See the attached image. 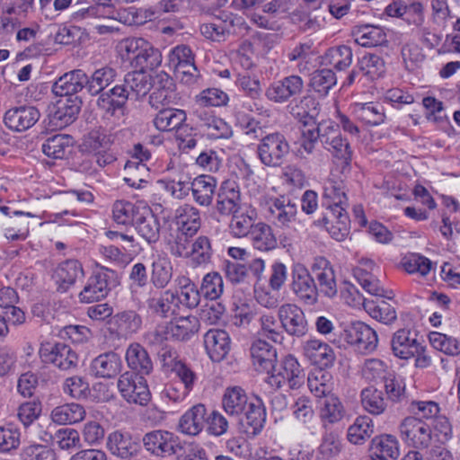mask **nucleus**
I'll return each instance as SVG.
<instances>
[{"label": "nucleus", "mask_w": 460, "mask_h": 460, "mask_svg": "<svg viewBox=\"0 0 460 460\" xmlns=\"http://www.w3.org/2000/svg\"><path fill=\"white\" fill-rule=\"evenodd\" d=\"M119 49L122 58L136 69L154 70L162 64L161 51L143 38L124 39Z\"/></svg>", "instance_id": "obj_1"}, {"label": "nucleus", "mask_w": 460, "mask_h": 460, "mask_svg": "<svg viewBox=\"0 0 460 460\" xmlns=\"http://www.w3.org/2000/svg\"><path fill=\"white\" fill-rule=\"evenodd\" d=\"M268 375L266 382L274 389H280L284 385L293 390L298 389L305 379L304 370L292 355H287L279 362H276Z\"/></svg>", "instance_id": "obj_2"}, {"label": "nucleus", "mask_w": 460, "mask_h": 460, "mask_svg": "<svg viewBox=\"0 0 460 460\" xmlns=\"http://www.w3.org/2000/svg\"><path fill=\"white\" fill-rule=\"evenodd\" d=\"M298 117L301 123L298 153L305 156L313 154L316 143V100L314 96L301 100Z\"/></svg>", "instance_id": "obj_3"}, {"label": "nucleus", "mask_w": 460, "mask_h": 460, "mask_svg": "<svg viewBox=\"0 0 460 460\" xmlns=\"http://www.w3.org/2000/svg\"><path fill=\"white\" fill-rule=\"evenodd\" d=\"M111 135L103 129L95 128L84 136L80 150L84 154L93 155L99 168H103L116 160L115 155L111 152Z\"/></svg>", "instance_id": "obj_4"}, {"label": "nucleus", "mask_w": 460, "mask_h": 460, "mask_svg": "<svg viewBox=\"0 0 460 460\" xmlns=\"http://www.w3.org/2000/svg\"><path fill=\"white\" fill-rule=\"evenodd\" d=\"M257 153L262 164L269 167H279L289 154V144L286 137L279 133H271L263 137L258 145Z\"/></svg>", "instance_id": "obj_5"}, {"label": "nucleus", "mask_w": 460, "mask_h": 460, "mask_svg": "<svg viewBox=\"0 0 460 460\" xmlns=\"http://www.w3.org/2000/svg\"><path fill=\"white\" fill-rule=\"evenodd\" d=\"M399 431L402 440L414 448H428L433 442L431 427L420 418H404L399 426Z\"/></svg>", "instance_id": "obj_6"}, {"label": "nucleus", "mask_w": 460, "mask_h": 460, "mask_svg": "<svg viewBox=\"0 0 460 460\" xmlns=\"http://www.w3.org/2000/svg\"><path fill=\"white\" fill-rule=\"evenodd\" d=\"M117 387L120 395L128 403L145 406L151 400V393L143 376L125 372L119 376Z\"/></svg>", "instance_id": "obj_7"}, {"label": "nucleus", "mask_w": 460, "mask_h": 460, "mask_svg": "<svg viewBox=\"0 0 460 460\" xmlns=\"http://www.w3.org/2000/svg\"><path fill=\"white\" fill-rule=\"evenodd\" d=\"M115 276L114 270L105 267L94 270L78 295L80 301L93 303L106 297Z\"/></svg>", "instance_id": "obj_8"}, {"label": "nucleus", "mask_w": 460, "mask_h": 460, "mask_svg": "<svg viewBox=\"0 0 460 460\" xmlns=\"http://www.w3.org/2000/svg\"><path fill=\"white\" fill-rule=\"evenodd\" d=\"M344 341L353 349L362 354L376 350L378 338L376 331L362 322H354L343 330Z\"/></svg>", "instance_id": "obj_9"}, {"label": "nucleus", "mask_w": 460, "mask_h": 460, "mask_svg": "<svg viewBox=\"0 0 460 460\" xmlns=\"http://www.w3.org/2000/svg\"><path fill=\"white\" fill-rule=\"evenodd\" d=\"M239 429L247 438L259 436L264 429L267 411L262 400L259 396H252L250 404L242 411Z\"/></svg>", "instance_id": "obj_10"}, {"label": "nucleus", "mask_w": 460, "mask_h": 460, "mask_svg": "<svg viewBox=\"0 0 460 460\" xmlns=\"http://www.w3.org/2000/svg\"><path fill=\"white\" fill-rule=\"evenodd\" d=\"M39 353L44 363L52 364L60 370H69L77 365L76 352L63 342L41 344Z\"/></svg>", "instance_id": "obj_11"}, {"label": "nucleus", "mask_w": 460, "mask_h": 460, "mask_svg": "<svg viewBox=\"0 0 460 460\" xmlns=\"http://www.w3.org/2000/svg\"><path fill=\"white\" fill-rule=\"evenodd\" d=\"M132 158L137 161H128L125 171L130 175L124 178L126 183L135 189H143L148 181L143 177L147 174L149 169L145 164L151 159L150 150L142 144L134 145L131 150Z\"/></svg>", "instance_id": "obj_12"}, {"label": "nucleus", "mask_w": 460, "mask_h": 460, "mask_svg": "<svg viewBox=\"0 0 460 460\" xmlns=\"http://www.w3.org/2000/svg\"><path fill=\"white\" fill-rule=\"evenodd\" d=\"M142 441L147 452L162 458L173 456L179 447L177 436L164 429L147 432L144 435Z\"/></svg>", "instance_id": "obj_13"}, {"label": "nucleus", "mask_w": 460, "mask_h": 460, "mask_svg": "<svg viewBox=\"0 0 460 460\" xmlns=\"http://www.w3.org/2000/svg\"><path fill=\"white\" fill-rule=\"evenodd\" d=\"M106 447L112 456L122 460L136 458L141 451L137 439L130 432L121 429L114 430L108 435Z\"/></svg>", "instance_id": "obj_14"}, {"label": "nucleus", "mask_w": 460, "mask_h": 460, "mask_svg": "<svg viewBox=\"0 0 460 460\" xmlns=\"http://www.w3.org/2000/svg\"><path fill=\"white\" fill-rule=\"evenodd\" d=\"M344 406L340 398L327 389L320 390L318 387V416L324 428L339 422L344 416Z\"/></svg>", "instance_id": "obj_15"}, {"label": "nucleus", "mask_w": 460, "mask_h": 460, "mask_svg": "<svg viewBox=\"0 0 460 460\" xmlns=\"http://www.w3.org/2000/svg\"><path fill=\"white\" fill-rule=\"evenodd\" d=\"M129 97L128 88L123 84H118L99 95L97 107L104 115L119 119L125 115L126 104Z\"/></svg>", "instance_id": "obj_16"}, {"label": "nucleus", "mask_w": 460, "mask_h": 460, "mask_svg": "<svg viewBox=\"0 0 460 460\" xmlns=\"http://www.w3.org/2000/svg\"><path fill=\"white\" fill-rule=\"evenodd\" d=\"M198 125L210 139L230 138L233 136L232 127L223 119L216 116L206 107L198 106L194 111Z\"/></svg>", "instance_id": "obj_17"}, {"label": "nucleus", "mask_w": 460, "mask_h": 460, "mask_svg": "<svg viewBox=\"0 0 460 460\" xmlns=\"http://www.w3.org/2000/svg\"><path fill=\"white\" fill-rule=\"evenodd\" d=\"M320 224L338 242L344 241L349 234V218L346 208H324Z\"/></svg>", "instance_id": "obj_18"}, {"label": "nucleus", "mask_w": 460, "mask_h": 460, "mask_svg": "<svg viewBox=\"0 0 460 460\" xmlns=\"http://www.w3.org/2000/svg\"><path fill=\"white\" fill-rule=\"evenodd\" d=\"M296 205L290 199L279 197L268 202L267 217L278 228H288L296 220Z\"/></svg>", "instance_id": "obj_19"}, {"label": "nucleus", "mask_w": 460, "mask_h": 460, "mask_svg": "<svg viewBox=\"0 0 460 460\" xmlns=\"http://www.w3.org/2000/svg\"><path fill=\"white\" fill-rule=\"evenodd\" d=\"M40 118V112L36 107L20 105L5 111L4 122L12 131L23 132L33 127Z\"/></svg>", "instance_id": "obj_20"}, {"label": "nucleus", "mask_w": 460, "mask_h": 460, "mask_svg": "<svg viewBox=\"0 0 460 460\" xmlns=\"http://www.w3.org/2000/svg\"><path fill=\"white\" fill-rule=\"evenodd\" d=\"M178 94L173 80L166 74L157 75L154 84V91L149 95V104L159 110L178 103Z\"/></svg>", "instance_id": "obj_21"}, {"label": "nucleus", "mask_w": 460, "mask_h": 460, "mask_svg": "<svg viewBox=\"0 0 460 460\" xmlns=\"http://www.w3.org/2000/svg\"><path fill=\"white\" fill-rule=\"evenodd\" d=\"M240 206V190L234 181H223L217 192L214 210L220 216L228 217L234 214Z\"/></svg>", "instance_id": "obj_22"}, {"label": "nucleus", "mask_w": 460, "mask_h": 460, "mask_svg": "<svg viewBox=\"0 0 460 460\" xmlns=\"http://www.w3.org/2000/svg\"><path fill=\"white\" fill-rule=\"evenodd\" d=\"M292 289L305 305H314L316 302V286L308 270L300 263L294 266L292 270Z\"/></svg>", "instance_id": "obj_23"}, {"label": "nucleus", "mask_w": 460, "mask_h": 460, "mask_svg": "<svg viewBox=\"0 0 460 460\" xmlns=\"http://www.w3.org/2000/svg\"><path fill=\"white\" fill-rule=\"evenodd\" d=\"M205 349L214 362L222 361L231 349V339L228 332L222 329H210L203 337Z\"/></svg>", "instance_id": "obj_24"}, {"label": "nucleus", "mask_w": 460, "mask_h": 460, "mask_svg": "<svg viewBox=\"0 0 460 460\" xmlns=\"http://www.w3.org/2000/svg\"><path fill=\"white\" fill-rule=\"evenodd\" d=\"M122 369L120 356L114 351H107L95 357L90 364V373L96 378L111 379Z\"/></svg>", "instance_id": "obj_25"}, {"label": "nucleus", "mask_w": 460, "mask_h": 460, "mask_svg": "<svg viewBox=\"0 0 460 460\" xmlns=\"http://www.w3.org/2000/svg\"><path fill=\"white\" fill-rule=\"evenodd\" d=\"M133 226L137 234L148 244L155 243L160 238L161 225L159 218L148 208L137 213Z\"/></svg>", "instance_id": "obj_26"}, {"label": "nucleus", "mask_w": 460, "mask_h": 460, "mask_svg": "<svg viewBox=\"0 0 460 460\" xmlns=\"http://www.w3.org/2000/svg\"><path fill=\"white\" fill-rule=\"evenodd\" d=\"M86 73L82 69H75L60 76L53 84L52 91L63 98L76 97L75 94L86 89Z\"/></svg>", "instance_id": "obj_27"}, {"label": "nucleus", "mask_w": 460, "mask_h": 460, "mask_svg": "<svg viewBox=\"0 0 460 460\" xmlns=\"http://www.w3.org/2000/svg\"><path fill=\"white\" fill-rule=\"evenodd\" d=\"M279 318L289 334L303 336L307 332V323L303 311L294 304H284L279 309Z\"/></svg>", "instance_id": "obj_28"}, {"label": "nucleus", "mask_w": 460, "mask_h": 460, "mask_svg": "<svg viewBox=\"0 0 460 460\" xmlns=\"http://www.w3.org/2000/svg\"><path fill=\"white\" fill-rule=\"evenodd\" d=\"M303 88V81L297 75H290L271 84L266 90V97L274 102H285L298 94Z\"/></svg>", "instance_id": "obj_29"}, {"label": "nucleus", "mask_w": 460, "mask_h": 460, "mask_svg": "<svg viewBox=\"0 0 460 460\" xmlns=\"http://www.w3.org/2000/svg\"><path fill=\"white\" fill-rule=\"evenodd\" d=\"M81 100L78 97H66L60 99L56 110L50 116V122L56 128H65L73 123L80 111Z\"/></svg>", "instance_id": "obj_30"}, {"label": "nucleus", "mask_w": 460, "mask_h": 460, "mask_svg": "<svg viewBox=\"0 0 460 460\" xmlns=\"http://www.w3.org/2000/svg\"><path fill=\"white\" fill-rule=\"evenodd\" d=\"M207 409L204 404L198 403L190 408L179 420L177 429L188 436H197L206 424Z\"/></svg>", "instance_id": "obj_31"}, {"label": "nucleus", "mask_w": 460, "mask_h": 460, "mask_svg": "<svg viewBox=\"0 0 460 460\" xmlns=\"http://www.w3.org/2000/svg\"><path fill=\"white\" fill-rule=\"evenodd\" d=\"M186 120L187 114L184 110L166 107L158 110L154 116L153 125L160 132L178 131Z\"/></svg>", "instance_id": "obj_32"}, {"label": "nucleus", "mask_w": 460, "mask_h": 460, "mask_svg": "<svg viewBox=\"0 0 460 460\" xmlns=\"http://www.w3.org/2000/svg\"><path fill=\"white\" fill-rule=\"evenodd\" d=\"M110 325L111 333L120 338H128L137 332L142 325V319L135 311L128 310L115 314Z\"/></svg>", "instance_id": "obj_33"}, {"label": "nucleus", "mask_w": 460, "mask_h": 460, "mask_svg": "<svg viewBox=\"0 0 460 460\" xmlns=\"http://www.w3.org/2000/svg\"><path fill=\"white\" fill-rule=\"evenodd\" d=\"M217 185L216 178L211 175L201 174L197 176L191 181L190 187L193 200L201 207L211 206Z\"/></svg>", "instance_id": "obj_34"}, {"label": "nucleus", "mask_w": 460, "mask_h": 460, "mask_svg": "<svg viewBox=\"0 0 460 460\" xmlns=\"http://www.w3.org/2000/svg\"><path fill=\"white\" fill-rule=\"evenodd\" d=\"M252 363L258 371L270 374L273 365L277 362V351L270 343L263 340H256L251 349Z\"/></svg>", "instance_id": "obj_35"}, {"label": "nucleus", "mask_w": 460, "mask_h": 460, "mask_svg": "<svg viewBox=\"0 0 460 460\" xmlns=\"http://www.w3.org/2000/svg\"><path fill=\"white\" fill-rule=\"evenodd\" d=\"M257 217L258 215L254 208L242 207L232 215L229 224L230 234L237 238L250 235L253 226L257 224Z\"/></svg>", "instance_id": "obj_36"}, {"label": "nucleus", "mask_w": 460, "mask_h": 460, "mask_svg": "<svg viewBox=\"0 0 460 460\" xmlns=\"http://www.w3.org/2000/svg\"><path fill=\"white\" fill-rule=\"evenodd\" d=\"M177 230L189 235H196L201 226L199 210L190 204L180 206L175 211Z\"/></svg>", "instance_id": "obj_37"}, {"label": "nucleus", "mask_w": 460, "mask_h": 460, "mask_svg": "<svg viewBox=\"0 0 460 460\" xmlns=\"http://www.w3.org/2000/svg\"><path fill=\"white\" fill-rule=\"evenodd\" d=\"M175 301L176 296H174V292L172 290L153 291L150 292V296L146 299V305L153 314L168 318L178 308Z\"/></svg>", "instance_id": "obj_38"}, {"label": "nucleus", "mask_w": 460, "mask_h": 460, "mask_svg": "<svg viewBox=\"0 0 460 460\" xmlns=\"http://www.w3.org/2000/svg\"><path fill=\"white\" fill-rule=\"evenodd\" d=\"M125 358L128 367L136 375H149L153 370V362L146 349L139 343H131L126 350Z\"/></svg>", "instance_id": "obj_39"}, {"label": "nucleus", "mask_w": 460, "mask_h": 460, "mask_svg": "<svg viewBox=\"0 0 460 460\" xmlns=\"http://www.w3.org/2000/svg\"><path fill=\"white\" fill-rule=\"evenodd\" d=\"M83 275V266L77 260L62 261L54 272L55 280L58 284V288L62 291H66Z\"/></svg>", "instance_id": "obj_40"}, {"label": "nucleus", "mask_w": 460, "mask_h": 460, "mask_svg": "<svg viewBox=\"0 0 460 460\" xmlns=\"http://www.w3.org/2000/svg\"><path fill=\"white\" fill-rule=\"evenodd\" d=\"M362 265L366 268L362 266L357 267L354 270V276L363 289L370 295L391 299L393 297L392 291L386 292L380 285V281L376 277L367 270V269H372L374 262L372 261H366Z\"/></svg>", "instance_id": "obj_41"}, {"label": "nucleus", "mask_w": 460, "mask_h": 460, "mask_svg": "<svg viewBox=\"0 0 460 460\" xmlns=\"http://www.w3.org/2000/svg\"><path fill=\"white\" fill-rule=\"evenodd\" d=\"M199 329V321L194 315L175 319L165 326V332L176 341L190 340Z\"/></svg>", "instance_id": "obj_42"}, {"label": "nucleus", "mask_w": 460, "mask_h": 460, "mask_svg": "<svg viewBox=\"0 0 460 460\" xmlns=\"http://www.w3.org/2000/svg\"><path fill=\"white\" fill-rule=\"evenodd\" d=\"M251 397L241 386L226 389L222 398V407L230 416H239L250 404Z\"/></svg>", "instance_id": "obj_43"}, {"label": "nucleus", "mask_w": 460, "mask_h": 460, "mask_svg": "<svg viewBox=\"0 0 460 460\" xmlns=\"http://www.w3.org/2000/svg\"><path fill=\"white\" fill-rule=\"evenodd\" d=\"M117 77V71L111 66H103L95 69L89 76L86 75V90L93 95H100Z\"/></svg>", "instance_id": "obj_44"}, {"label": "nucleus", "mask_w": 460, "mask_h": 460, "mask_svg": "<svg viewBox=\"0 0 460 460\" xmlns=\"http://www.w3.org/2000/svg\"><path fill=\"white\" fill-rule=\"evenodd\" d=\"M351 109L357 119L366 124L377 126L385 122V107L379 102H356Z\"/></svg>", "instance_id": "obj_45"}, {"label": "nucleus", "mask_w": 460, "mask_h": 460, "mask_svg": "<svg viewBox=\"0 0 460 460\" xmlns=\"http://www.w3.org/2000/svg\"><path fill=\"white\" fill-rule=\"evenodd\" d=\"M420 343L411 336V332L405 329L397 331L392 339V349L394 354L402 358L409 359L418 352Z\"/></svg>", "instance_id": "obj_46"}, {"label": "nucleus", "mask_w": 460, "mask_h": 460, "mask_svg": "<svg viewBox=\"0 0 460 460\" xmlns=\"http://www.w3.org/2000/svg\"><path fill=\"white\" fill-rule=\"evenodd\" d=\"M373 456L380 460H396L400 455L399 443L393 435L376 437L371 442Z\"/></svg>", "instance_id": "obj_47"}, {"label": "nucleus", "mask_w": 460, "mask_h": 460, "mask_svg": "<svg viewBox=\"0 0 460 460\" xmlns=\"http://www.w3.org/2000/svg\"><path fill=\"white\" fill-rule=\"evenodd\" d=\"M85 417L83 405L75 402L55 407L50 413L53 422L59 425H71L82 421Z\"/></svg>", "instance_id": "obj_48"}, {"label": "nucleus", "mask_w": 460, "mask_h": 460, "mask_svg": "<svg viewBox=\"0 0 460 460\" xmlns=\"http://www.w3.org/2000/svg\"><path fill=\"white\" fill-rule=\"evenodd\" d=\"M249 236L253 247L259 251L270 252L278 246V240L271 226L264 222H258Z\"/></svg>", "instance_id": "obj_49"}, {"label": "nucleus", "mask_w": 460, "mask_h": 460, "mask_svg": "<svg viewBox=\"0 0 460 460\" xmlns=\"http://www.w3.org/2000/svg\"><path fill=\"white\" fill-rule=\"evenodd\" d=\"M355 41L365 48L382 45L387 41L385 31L369 24L358 26L354 31Z\"/></svg>", "instance_id": "obj_50"}, {"label": "nucleus", "mask_w": 460, "mask_h": 460, "mask_svg": "<svg viewBox=\"0 0 460 460\" xmlns=\"http://www.w3.org/2000/svg\"><path fill=\"white\" fill-rule=\"evenodd\" d=\"M318 294L333 297L337 294V284L334 270L325 258H318Z\"/></svg>", "instance_id": "obj_51"}, {"label": "nucleus", "mask_w": 460, "mask_h": 460, "mask_svg": "<svg viewBox=\"0 0 460 460\" xmlns=\"http://www.w3.org/2000/svg\"><path fill=\"white\" fill-rule=\"evenodd\" d=\"M360 399L363 409L372 415L383 414L387 408L383 392L372 385L361 391Z\"/></svg>", "instance_id": "obj_52"}, {"label": "nucleus", "mask_w": 460, "mask_h": 460, "mask_svg": "<svg viewBox=\"0 0 460 460\" xmlns=\"http://www.w3.org/2000/svg\"><path fill=\"white\" fill-rule=\"evenodd\" d=\"M151 283L157 289L165 288L172 278V265L166 256H157L151 266Z\"/></svg>", "instance_id": "obj_53"}, {"label": "nucleus", "mask_w": 460, "mask_h": 460, "mask_svg": "<svg viewBox=\"0 0 460 460\" xmlns=\"http://www.w3.org/2000/svg\"><path fill=\"white\" fill-rule=\"evenodd\" d=\"M352 62V50L349 47L341 45L330 48L321 57L322 66H332L335 69L341 71L349 67Z\"/></svg>", "instance_id": "obj_54"}, {"label": "nucleus", "mask_w": 460, "mask_h": 460, "mask_svg": "<svg viewBox=\"0 0 460 460\" xmlns=\"http://www.w3.org/2000/svg\"><path fill=\"white\" fill-rule=\"evenodd\" d=\"M73 138L69 135L56 134L48 137L42 144V152L49 157L63 159L72 146Z\"/></svg>", "instance_id": "obj_55"}, {"label": "nucleus", "mask_w": 460, "mask_h": 460, "mask_svg": "<svg viewBox=\"0 0 460 460\" xmlns=\"http://www.w3.org/2000/svg\"><path fill=\"white\" fill-rule=\"evenodd\" d=\"M213 249L210 239L199 235L192 241L189 258L194 267L202 266L211 261Z\"/></svg>", "instance_id": "obj_56"}, {"label": "nucleus", "mask_w": 460, "mask_h": 460, "mask_svg": "<svg viewBox=\"0 0 460 460\" xmlns=\"http://www.w3.org/2000/svg\"><path fill=\"white\" fill-rule=\"evenodd\" d=\"M146 71H134L125 76L123 85L135 99L145 96L151 89L150 76L145 73Z\"/></svg>", "instance_id": "obj_57"}, {"label": "nucleus", "mask_w": 460, "mask_h": 460, "mask_svg": "<svg viewBox=\"0 0 460 460\" xmlns=\"http://www.w3.org/2000/svg\"><path fill=\"white\" fill-rule=\"evenodd\" d=\"M347 205V197L341 188V182L327 181L323 185V207L324 208H346Z\"/></svg>", "instance_id": "obj_58"}, {"label": "nucleus", "mask_w": 460, "mask_h": 460, "mask_svg": "<svg viewBox=\"0 0 460 460\" xmlns=\"http://www.w3.org/2000/svg\"><path fill=\"white\" fill-rule=\"evenodd\" d=\"M362 305L366 312L372 318L383 323L390 324L397 318L394 307L385 301H381L376 304L372 300L364 299Z\"/></svg>", "instance_id": "obj_59"}, {"label": "nucleus", "mask_w": 460, "mask_h": 460, "mask_svg": "<svg viewBox=\"0 0 460 460\" xmlns=\"http://www.w3.org/2000/svg\"><path fill=\"white\" fill-rule=\"evenodd\" d=\"M374 433V425L368 416H358L348 429V439L355 445H361Z\"/></svg>", "instance_id": "obj_60"}, {"label": "nucleus", "mask_w": 460, "mask_h": 460, "mask_svg": "<svg viewBox=\"0 0 460 460\" xmlns=\"http://www.w3.org/2000/svg\"><path fill=\"white\" fill-rule=\"evenodd\" d=\"M329 152L332 153L335 162L341 165V172L349 171L352 158V151L347 139L339 135V137L333 139V142L329 143V146H324Z\"/></svg>", "instance_id": "obj_61"}, {"label": "nucleus", "mask_w": 460, "mask_h": 460, "mask_svg": "<svg viewBox=\"0 0 460 460\" xmlns=\"http://www.w3.org/2000/svg\"><path fill=\"white\" fill-rule=\"evenodd\" d=\"M224 292V281L216 271L206 274L202 279L200 293L205 298L217 300Z\"/></svg>", "instance_id": "obj_62"}, {"label": "nucleus", "mask_w": 460, "mask_h": 460, "mask_svg": "<svg viewBox=\"0 0 460 460\" xmlns=\"http://www.w3.org/2000/svg\"><path fill=\"white\" fill-rule=\"evenodd\" d=\"M429 340L432 347L437 350L452 356L460 354V341L454 337L433 332L429 335Z\"/></svg>", "instance_id": "obj_63"}, {"label": "nucleus", "mask_w": 460, "mask_h": 460, "mask_svg": "<svg viewBox=\"0 0 460 460\" xmlns=\"http://www.w3.org/2000/svg\"><path fill=\"white\" fill-rule=\"evenodd\" d=\"M402 265L409 274H419L420 276H427L432 269L431 261L418 253L405 256L402 259Z\"/></svg>", "instance_id": "obj_64"}]
</instances>
